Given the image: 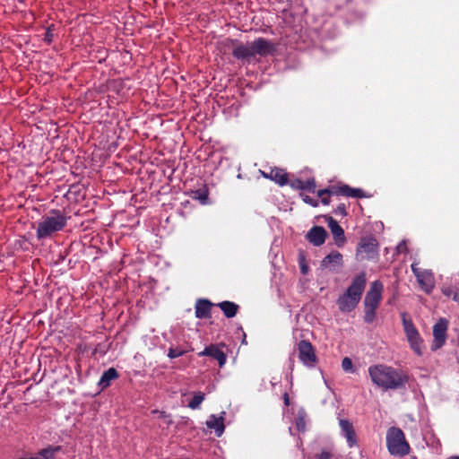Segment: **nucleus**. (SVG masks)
I'll list each match as a JSON object with an SVG mask.
<instances>
[{
	"mask_svg": "<svg viewBox=\"0 0 459 459\" xmlns=\"http://www.w3.org/2000/svg\"><path fill=\"white\" fill-rule=\"evenodd\" d=\"M19 459H43V458L39 457V456L37 455V456H30V457H22V458H19Z\"/></svg>",
	"mask_w": 459,
	"mask_h": 459,
	"instance_id": "37",
	"label": "nucleus"
},
{
	"mask_svg": "<svg viewBox=\"0 0 459 459\" xmlns=\"http://www.w3.org/2000/svg\"><path fill=\"white\" fill-rule=\"evenodd\" d=\"M225 412H222V415L217 417L216 415H211L206 421V426L210 429H214L217 437H221L225 429L224 426V415Z\"/></svg>",
	"mask_w": 459,
	"mask_h": 459,
	"instance_id": "21",
	"label": "nucleus"
},
{
	"mask_svg": "<svg viewBox=\"0 0 459 459\" xmlns=\"http://www.w3.org/2000/svg\"><path fill=\"white\" fill-rule=\"evenodd\" d=\"M334 213L336 215H341V216H346L347 215V212H346V206L344 204H340L334 210Z\"/></svg>",
	"mask_w": 459,
	"mask_h": 459,
	"instance_id": "34",
	"label": "nucleus"
},
{
	"mask_svg": "<svg viewBox=\"0 0 459 459\" xmlns=\"http://www.w3.org/2000/svg\"><path fill=\"white\" fill-rule=\"evenodd\" d=\"M377 241L375 238H363L359 241L356 256L358 260L372 258L377 253Z\"/></svg>",
	"mask_w": 459,
	"mask_h": 459,
	"instance_id": "8",
	"label": "nucleus"
},
{
	"mask_svg": "<svg viewBox=\"0 0 459 459\" xmlns=\"http://www.w3.org/2000/svg\"><path fill=\"white\" fill-rule=\"evenodd\" d=\"M283 399H284V403L286 406H289L290 404V398H289V395L287 393L284 394L283 395Z\"/></svg>",
	"mask_w": 459,
	"mask_h": 459,
	"instance_id": "36",
	"label": "nucleus"
},
{
	"mask_svg": "<svg viewBox=\"0 0 459 459\" xmlns=\"http://www.w3.org/2000/svg\"><path fill=\"white\" fill-rule=\"evenodd\" d=\"M339 425L342 435L347 440L348 446L353 447L358 445L357 435L352 423L346 419H341Z\"/></svg>",
	"mask_w": 459,
	"mask_h": 459,
	"instance_id": "13",
	"label": "nucleus"
},
{
	"mask_svg": "<svg viewBox=\"0 0 459 459\" xmlns=\"http://www.w3.org/2000/svg\"><path fill=\"white\" fill-rule=\"evenodd\" d=\"M386 446L393 455L404 456L410 453V445L404 433L397 427H391L386 432Z\"/></svg>",
	"mask_w": 459,
	"mask_h": 459,
	"instance_id": "5",
	"label": "nucleus"
},
{
	"mask_svg": "<svg viewBox=\"0 0 459 459\" xmlns=\"http://www.w3.org/2000/svg\"><path fill=\"white\" fill-rule=\"evenodd\" d=\"M59 449H60L59 446L55 447V448L48 446L47 448L41 449L39 452L38 456L41 457L43 459H53L55 453L57 452Z\"/></svg>",
	"mask_w": 459,
	"mask_h": 459,
	"instance_id": "27",
	"label": "nucleus"
},
{
	"mask_svg": "<svg viewBox=\"0 0 459 459\" xmlns=\"http://www.w3.org/2000/svg\"><path fill=\"white\" fill-rule=\"evenodd\" d=\"M205 398V394L202 392H197L194 394L192 400L188 403V407L192 410L198 409L200 404Z\"/></svg>",
	"mask_w": 459,
	"mask_h": 459,
	"instance_id": "26",
	"label": "nucleus"
},
{
	"mask_svg": "<svg viewBox=\"0 0 459 459\" xmlns=\"http://www.w3.org/2000/svg\"><path fill=\"white\" fill-rule=\"evenodd\" d=\"M186 353V351L180 348H169L168 351V357L170 359L178 358Z\"/></svg>",
	"mask_w": 459,
	"mask_h": 459,
	"instance_id": "30",
	"label": "nucleus"
},
{
	"mask_svg": "<svg viewBox=\"0 0 459 459\" xmlns=\"http://www.w3.org/2000/svg\"><path fill=\"white\" fill-rule=\"evenodd\" d=\"M333 192L336 193V195H343L353 198H365L369 196L361 188H352L348 185L338 186V188H336V190Z\"/></svg>",
	"mask_w": 459,
	"mask_h": 459,
	"instance_id": "19",
	"label": "nucleus"
},
{
	"mask_svg": "<svg viewBox=\"0 0 459 459\" xmlns=\"http://www.w3.org/2000/svg\"><path fill=\"white\" fill-rule=\"evenodd\" d=\"M368 374L372 382L385 390L398 389L408 381V377L405 374L385 365L369 367Z\"/></svg>",
	"mask_w": 459,
	"mask_h": 459,
	"instance_id": "1",
	"label": "nucleus"
},
{
	"mask_svg": "<svg viewBox=\"0 0 459 459\" xmlns=\"http://www.w3.org/2000/svg\"><path fill=\"white\" fill-rule=\"evenodd\" d=\"M299 263L300 271H301L302 274H304V275L307 274L308 273V266L306 264V259H305L304 255H302V254L299 255Z\"/></svg>",
	"mask_w": 459,
	"mask_h": 459,
	"instance_id": "32",
	"label": "nucleus"
},
{
	"mask_svg": "<svg viewBox=\"0 0 459 459\" xmlns=\"http://www.w3.org/2000/svg\"><path fill=\"white\" fill-rule=\"evenodd\" d=\"M119 377V374L115 368H109L104 371L100 381L99 385L101 389H105L110 385L111 381L116 380Z\"/></svg>",
	"mask_w": 459,
	"mask_h": 459,
	"instance_id": "23",
	"label": "nucleus"
},
{
	"mask_svg": "<svg viewBox=\"0 0 459 459\" xmlns=\"http://www.w3.org/2000/svg\"><path fill=\"white\" fill-rule=\"evenodd\" d=\"M264 176L280 186L289 184L288 173L280 168H272L268 173L264 172Z\"/></svg>",
	"mask_w": 459,
	"mask_h": 459,
	"instance_id": "20",
	"label": "nucleus"
},
{
	"mask_svg": "<svg viewBox=\"0 0 459 459\" xmlns=\"http://www.w3.org/2000/svg\"><path fill=\"white\" fill-rule=\"evenodd\" d=\"M411 271L420 288L426 292L430 293L435 286V281L433 273L428 270H421L418 267V264L413 263L411 265Z\"/></svg>",
	"mask_w": 459,
	"mask_h": 459,
	"instance_id": "9",
	"label": "nucleus"
},
{
	"mask_svg": "<svg viewBox=\"0 0 459 459\" xmlns=\"http://www.w3.org/2000/svg\"><path fill=\"white\" fill-rule=\"evenodd\" d=\"M336 188H338V186H332L328 188L321 189V190L317 191V196L319 198H321V203L324 205H328L330 204L331 195H336V193L333 192L334 190H336Z\"/></svg>",
	"mask_w": 459,
	"mask_h": 459,
	"instance_id": "25",
	"label": "nucleus"
},
{
	"mask_svg": "<svg viewBox=\"0 0 459 459\" xmlns=\"http://www.w3.org/2000/svg\"><path fill=\"white\" fill-rule=\"evenodd\" d=\"M442 293L459 304V291L453 290L452 288H443Z\"/></svg>",
	"mask_w": 459,
	"mask_h": 459,
	"instance_id": "28",
	"label": "nucleus"
},
{
	"mask_svg": "<svg viewBox=\"0 0 459 459\" xmlns=\"http://www.w3.org/2000/svg\"><path fill=\"white\" fill-rule=\"evenodd\" d=\"M234 47L232 55L237 59H247L253 57L252 45L250 43L242 44L237 39H227Z\"/></svg>",
	"mask_w": 459,
	"mask_h": 459,
	"instance_id": "12",
	"label": "nucleus"
},
{
	"mask_svg": "<svg viewBox=\"0 0 459 459\" xmlns=\"http://www.w3.org/2000/svg\"><path fill=\"white\" fill-rule=\"evenodd\" d=\"M213 304L204 299H200L195 303V316L200 319H207L212 316V307Z\"/></svg>",
	"mask_w": 459,
	"mask_h": 459,
	"instance_id": "18",
	"label": "nucleus"
},
{
	"mask_svg": "<svg viewBox=\"0 0 459 459\" xmlns=\"http://www.w3.org/2000/svg\"><path fill=\"white\" fill-rule=\"evenodd\" d=\"M447 323L445 319L438 320L433 326L434 341L431 346L433 351L441 348L446 338Z\"/></svg>",
	"mask_w": 459,
	"mask_h": 459,
	"instance_id": "11",
	"label": "nucleus"
},
{
	"mask_svg": "<svg viewBox=\"0 0 459 459\" xmlns=\"http://www.w3.org/2000/svg\"><path fill=\"white\" fill-rule=\"evenodd\" d=\"M299 360L308 368H313L317 362L316 351L310 342L307 340L299 341L297 344Z\"/></svg>",
	"mask_w": 459,
	"mask_h": 459,
	"instance_id": "7",
	"label": "nucleus"
},
{
	"mask_svg": "<svg viewBox=\"0 0 459 459\" xmlns=\"http://www.w3.org/2000/svg\"><path fill=\"white\" fill-rule=\"evenodd\" d=\"M342 255L335 250L332 251L329 255H327L321 262V266L330 271H334L337 268L342 267Z\"/></svg>",
	"mask_w": 459,
	"mask_h": 459,
	"instance_id": "14",
	"label": "nucleus"
},
{
	"mask_svg": "<svg viewBox=\"0 0 459 459\" xmlns=\"http://www.w3.org/2000/svg\"><path fill=\"white\" fill-rule=\"evenodd\" d=\"M66 221L67 219L61 211L56 209L49 211L38 222L36 230L38 239L49 238L56 232L63 230Z\"/></svg>",
	"mask_w": 459,
	"mask_h": 459,
	"instance_id": "3",
	"label": "nucleus"
},
{
	"mask_svg": "<svg viewBox=\"0 0 459 459\" xmlns=\"http://www.w3.org/2000/svg\"><path fill=\"white\" fill-rule=\"evenodd\" d=\"M252 50L254 56L255 55H259L261 56H265L268 55H272L276 51L275 44L271 40L258 38L251 42Z\"/></svg>",
	"mask_w": 459,
	"mask_h": 459,
	"instance_id": "10",
	"label": "nucleus"
},
{
	"mask_svg": "<svg viewBox=\"0 0 459 459\" xmlns=\"http://www.w3.org/2000/svg\"><path fill=\"white\" fill-rule=\"evenodd\" d=\"M199 357L209 356L216 359L220 367H222L227 360L226 354L223 351L215 344L207 346L203 351L198 352Z\"/></svg>",
	"mask_w": 459,
	"mask_h": 459,
	"instance_id": "16",
	"label": "nucleus"
},
{
	"mask_svg": "<svg viewBox=\"0 0 459 459\" xmlns=\"http://www.w3.org/2000/svg\"><path fill=\"white\" fill-rule=\"evenodd\" d=\"M301 197H302V200L306 204H308L312 205L313 207L318 206V202L316 200L313 199L312 197H310L309 195H301Z\"/></svg>",
	"mask_w": 459,
	"mask_h": 459,
	"instance_id": "33",
	"label": "nucleus"
},
{
	"mask_svg": "<svg viewBox=\"0 0 459 459\" xmlns=\"http://www.w3.org/2000/svg\"><path fill=\"white\" fill-rule=\"evenodd\" d=\"M327 222H328V227L333 234L335 245L338 247H342L346 243L344 230L339 225L338 221H335L334 219H333L332 217H329Z\"/></svg>",
	"mask_w": 459,
	"mask_h": 459,
	"instance_id": "17",
	"label": "nucleus"
},
{
	"mask_svg": "<svg viewBox=\"0 0 459 459\" xmlns=\"http://www.w3.org/2000/svg\"><path fill=\"white\" fill-rule=\"evenodd\" d=\"M333 456L332 453L327 450H323L316 455V459H331Z\"/></svg>",
	"mask_w": 459,
	"mask_h": 459,
	"instance_id": "35",
	"label": "nucleus"
},
{
	"mask_svg": "<svg viewBox=\"0 0 459 459\" xmlns=\"http://www.w3.org/2000/svg\"><path fill=\"white\" fill-rule=\"evenodd\" d=\"M367 284L366 273L356 275L346 291L337 299L339 309L343 313L352 311L359 303Z\"/></svg>",
	"mask_w": 459,
	"mask_h": 459,
	"instance_id": "2",
	"label": "nucleus"
},
{
	"mask_svg": "<svg viewBox=\"0 0 459 459\" xmlns=\"http://www.w3.org/2000/svg\"><path fill=\"white\" fill-rule=\"evenodd\" d=\"M307 239L315 247L322 246L327 237L325 229L322 226H314L307 233Z\"/></svg>",
	"mask_w": 459,
	"mask_h": 459,
	"instance_id": "15",
	"label": "nucleus"
},
{
	"mask_svg": "<svg viewBox=\"0 0 459 459\" xmlns=\"http://www.w3.org/2000/svg\"><path fill=\"white\" fill-rule=\"evenodd\" d=\"M383 284L380 281L371 282L370 288L364 299L365 323L371 324L376 320L377 309L382 300Z\"/></svg>",
	"mask_w": 459,
	"mask_h": 459,
	"instance_id": "4",
	"label": "nucleus"
},
{
	"mask_svg": "<svg viewBox=\"0 0 459 459\" xmlns=\"http://www.w3.org/2000/svg\"><path fill=\"white\" fill-rule=\"evenodd\" d=\"M403 330L410 343L411 349L419 356L422 354V339L413 325L411 318L406 314L402 315Z\"/></svg>",
	"mask_w": 459,
	"mask_h": 459,
	"instance_id": "6",
	"label": "nucleus"
},
{
	"mask_svg": "<svg viewBox=\"0 0 459 459\" xmlns=\"http://www.w3.org/2000/svg\"><path fill=\"white\" fill-rule=\"evenodd\" d=\"M447 459H459V455H454V456H450L449 458Z\"/></svg>",
	"mask_w": 459,
	"mask_h": 459,
	"instance_id": "38",
	"label": "nucleus"
},
{
	"mask_svg": "<svg viewBox=\"0 0 459 459\" xmlns=\"http://www.w3.org/2000/svg\"><path fill=\"white\" fill-rule=\"evenodd\" d=\"M342 368L346 372H353V364L351 359L345 357L342 361Z\"/></svg>",
	"mask_w": 459,
	"mask_h": 459,
	"instance_id": "31",
	"label": "nucleus"
},
{
	"mask_svg": "<svg viewBox=\"0 0 459 459\" xmlns=\"http://www.w3.org/2000/svg\"><path fill=\"white\" fill-rule=\"evenodd\" d=\"M217 307H219L221 311L223 312L224 316L228 318L234 317L239 309V306L232 301H221L218 304H216Z\"/></svg>",
	"mask_w": 459,
	"mask_h": 459,
	"instance_id": "24",
	"label": "nucleus"
},
{
	"mask_svg": "<svg viewBox=\"0 0 459 459\" xmlns=\"http://www.w3.org/2000/svg\"><path fill=\"white\" fill-rule=\"evenodd\" d=\"M194 199H198L201 204H204L208 199V192L207 190H198L194 193Z\"/></svg>",
	"mask_w": 459,
	"mask_h": 459,
	"instance_id": "29",
	"label": "nucleus"
},
{
	"mask_svg": "<svg viewBox=\"0 0 459 459\" xmlns=\"http://www.w3.org/2000/svg\"><path fill=\"white\" fill-rule=\"evenodd\" d=\"M290 186L297 190H307L308 192L314 193L316 190V180L314 178L303 181L301 179H294L290 182Z\"/></svg>",
	"mask_w": 459,
	"mask_h": 459,
	"instance_id": "22",
	"label": "nucleus"
}]
</instances>
